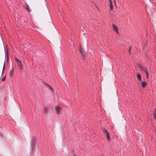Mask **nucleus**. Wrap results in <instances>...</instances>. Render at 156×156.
<instances>
[{
	"label": "nucleus",
	"instance_id": "f03ea898",
	"mask_svg": "<svg viewBox=\"0 0 156 156\" xmlns=\"http://www.w3.org/2000/svg\"><path fill=\"white\" fill-rule=\"evenodd\" d=\"M16 60L18 66H19V69H22V63L19 60L16 59Z\"/></svg>",
	"mask_w": 156,
	"mask_h": 156
},
{
	"label": "nucleus",
	"instance_id": "9d476101",
	"mask_svg": "<svg viewBox=\"0 0 156 156\" xmlns=\"http://www.w3.org/2000/svg\"><path fill=\"white\" fill-rule=\"evenodd\" d=\"M153 115L154 118L156 119V108L155 109V111L153 113Z\"/></svg>",
	"mask_w": 156,
	"mask_h": 156
},
{
	"label": "nucleus",
	"instance_id": "20e7f679",
	"mask_svg": "<svg viewBox=\"0 0 156 156\" xmlns=\"http://www.w3.org/2000/svg\"><path fill=\"white\" fill-rule=\"evenodd\" d=\"M113 29L115 31L117 34H118L119 32L118 30V27L115 24H113Z\"/></svg>",
	"mask_w": 156,
	"mask_h": 156
},
{
	"label": "nucleus",
	"instance_id": "f3484780",
	"mask_svg": "<svg viewBox=\"0 0 156 156\" xmlns=\"http://www.w3.org/2000/svg\"><path fill=\"white\" fill-rule=\"evenodd\" d=\"M5 80V76L2 78V81H4Z\"/></svg>",
	"mask_w": 156,
	"mask_h": 156
},
{
	"label": "nucleus",
	"instance_id": "1a4fd4ad",
	"mask_svg": "<svg viewBox=\"0 0 156 156\" xmlns=\"http://www.w3.org/2000/svg\"><path fill=\"white\" fill-rule=\"evenodd\" d=\"M140 69L141 70H143L145 72H146L147 71V68L144 67H140Z\"/></svg>",
	"mask_w": 156,
	"mask_h": 156
},
{
	"label": "nucleus",
	"instance_id": "0eeeda50",
	"mask_svg": "<svg viewBox=\"0 0 156 156\" xmlns=\"http://www.w3.org/2000/svg\"><path fill=\"white\" fill-rule=\"evenodd\" d=\"M45 85L47 86V87L48 88V89L50 90L52 92H53V88L49 85L47 83H45Z\"/></svg>",
	"mask_w": 156,
	"mask_h": 156
},
{
	"label": "nucleus",
	"instance_id": "a211bd4d",
	"mask_svg": "<svg viewBox=\"0 0 156 156\" xmlns=\"http://www.w3.org/2000/svg\"><path fill=\"white\" fill-rule=\"evenodd\" d=\"M130 50H131V48H130V49H129V52H130Z\"/></svg>",
	"mask_w": 156,
	"mask_h": 156
},
{
	"label": "nucleus",
	"instance_id": "6e6552de",
	"mask_svg": "<svg viewBox=\"0 0 156 156\" xmlns=\"http://www.w3.org/2000/svg\"><path fill=\"white\" fill-rule=\"evenodd\" d=\"M109 5L110 6V9L111 10V11H112L113 9V6L112 5V0L109 1Z\"/></svg>",
	"mask_w": 156,
	"mask_h": 156
},
{
	"label": "nucleus",
	"instance_id": "f8f14e48",
	"mask_svg": "<svg viewBox=\"0 0 156 156\" xmlns=\"http://www.w3.org/2000/svg\"><path fill=\"white\" fill-rule=\"evenodd\" d=\"M48 108H45L44 109V111H45V112L46 113H47L48 112Z\"/></svg>",
	"mask_w": 156,
	"mask_h": 156
},
{
	"label": "nucleus",
	"instance_id": "f257e3e1",
	"mask_svg": "<svg viewBox=\"0 0 156 156\" xmlns=\"http://www.w3.org/2000/svg\"><path fill=\"white\" fill-rule=\"evenodd\" d=\"M103 131L104 133L106 136V137L108 140L109 141V133L107 130H106L105 129H103Z\"/></svg>",
	"mask_w": 156,
	"mask_h": 156
},
{
	"label": "nucleus",
	"instance_id": "4468645a",
	"mask_svg": "<svg viewBox=\"0 0 156 156\" xmlns=\"http://www.w3.org/2000/svg\"><path fill=\"white\" fill-rule=\"evenodd\" d=\"M26 8L27 9V10H28V11H29V12H30V10H29V6L28 5H27L26 6Z\"/></svg>",
	"mask_w": 156,
	"mask_h": 156
},
{
	"label": "nucleus",
	"instance_id": "39448f33",
	"mask_svg": "<svg viewBox=\"0 0 156 156\" xmlns=\"http://www.w3.org/2000/svg\"><path fill=\"white\" fill-rule=\"evenodd\" d=\"M80 51L82 55V59H85V52L82 51L81 48H80Z\"/></svg>",
	"mask_w": 156,
	"mask_h": 156
},
{
	"label": "nucleus",
	"instance_id": "423d86ee",
	"mask_svg": "<svg viewBox=\"0 0 156 156\" xmlns=\"http://www.w3.org/2000/svg\"><path fill=\"white\" fill-rule=\"evenodd\" d=\"M147 82H144L142 81L141 82V86L143 88L145 87L147 85Z\"/></svg>",
	"mask_w": 156,
	"mask_h": 156
},
{
	"label": "nucleus",
	"instance_id": "ddd939ff",
	"mask_svg": "<svg viewBox=\"0 0 156 156\" xmlns=\"http://www.w3.org/2000/svg\"><path fill=\"white\" fill-rule=\"evenodd\" d=\"M10 76H12L13 74V71L12 70L11 72H10Z\"/></svg>",
	"mask_w": 156,
	"mask_h": 156
},
{
	"label": "nucleus",
	"instance_id": "7ed1b4c3",
	"mask_svg": "<svg viewBox=\"0 0 156 156\" xmlns=\"http://www.w3.org/2000/svg\"><path fill=\"white\" fill-rule=\"evenodd\" d=\"M55 110L57 114L59 115L60 114V109L59 107L56 106L55 108Z\"/></svg>",
	"mask_w": 156,
	"mask_h": 156
},
{
	"label": "nucleus",
	"instance_id": "dca6fc26",
	"mask_svg": "<svg viewBox=\"0 0 156 156\" xmlns=\"http://www.w3.org/2000/svg\"><path fill=\"white\" fill-rule=\"evenodd\" d=\"M4 68H5V62L4 63V65H3V70H2V73H3L4 70Z\"/></svg>",
	"mask_w": 156,
	"mask_h": 156
},
{
	"label": "nucleus",
	"instance_id": "6ab92c4d",
	"mask_svg": "<svg viewBox=\"0 0 156 156\" xmlns=\"http://www.w3.org/2000/svg\"><path fill=\"white\" fill-rule=\"evenodd\" d=\"M114 1L115 3H115H116V2H115V0H114Z\"/></svg>",
	"mask_w": 156,
	"mask_h": 156
},
{
	"label": "nucleus",
	"instance_id": "aec40b11",
	"mask_svg": "<svg viewBox=\"0 0 156 156\" xmlns=\"http://www.w3.org/2000/svg\"><path fill=\"white\" fill-rule=\"evenodd\" d=\"M73 156H76V155H74Z\"/></svg>",
	"mask_w": 156,
	"mask_h": 156
},
{
	"label": "nucleus",
	"instance_id": "9b49d317",
	"mask_svg": "<svg viewBox=\"0 0 156 156\" xmlns=\"http://www.w3.org/2000/svg\"><path fill=\"white\" fill-rule=\"evenodd\" d=\"M137 78L140 81L141 80V76L140 74H138L137 76Z\"/></svg>",
	"mask_w": 156,
	"mask_h": 156
},
{
	"label": "nucleus",
	"instance_id": "2eb2a0df",
	"mask_svg": "<svg viewBox=\"0 0 156 156\" xmlns=\"http://www.w3.org/2000/svg\"><path fill=\"white\" fill-rule=\"evenodd\" d=\"M145 73L146 74L147 77V78H148V77L149 74H148V73L147 72H147H145Z\"/></svg>",
	"mask_w": 156,
	"mask_h": 156
}]
</instances>
